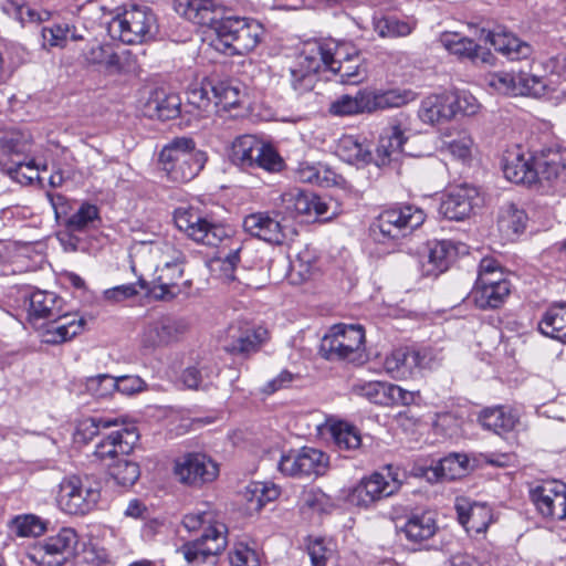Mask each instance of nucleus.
<instances>
[{
	"mask_svg": "<svg viewBox=\"0 0 566 566\" xmlns=\"http://www.w3.org/2000/svg\"><path fill=\"white\" fill-rule=\"evenodd\" d=\"M182 524L190 532L203 527L199 538L187 542L180 547V552L189 564H203L209 557H214L226 549L228 527L224 523L217 521L213 511L198 509L186 514Z\"/></svg>",
	"mask_w": 566,
	"mask_h": 566,
	"instance_id": "f257e3e1",
	"label": "nucleus"
},
{
	"mask_svg": "<svg viewBox=\"0 0 566 566\" xmlns=\"http://www.w3.org/2000/svg\"><path fill=\"white\" fill-rule=\"evenodd\" d=\"M316 45L323 67L337 75L342 84H359L367 78L366 60L352 42L329 39Z\"/></svg>",
	"mask_w": 566,
	"mask_h": 566,
	"instance_id": "f03ea898",
	"label": "nucleus"
},
{
	"mask_svg": "<svg viewBox=\"0 0 566 566\" xmlns=\"http://www.w3.org/2000/svg\"><path fill=\"white\" fill-rule=\"evenodd\" d=\"M207 161L206 153L196 149L192 138L177 137L159 153V164L167 177L175 182L192 180Z\"/></svg>",
	"mask_w": 566,
	"mask_h": 566,
	"instance_id": "7ed1b4c3",
	"label": "nucleus"
},
{
	"mask_svg": "<svg viewBox=\"0 0 566 566\" xmlns=\"http://www.w3.org/2000/svg\"><path fill=\"white\" fill-rule=\"evenodd\" d=\"M214 46L230 51L232 55H244L253 51L262 40V24L251 18L223 17L216 24Z\"/></svg>",
	"mask_w": 566,
	"mask_h": 566,
	"instance_id": "20e7f679",
	"label": "nucleus"
},
{
	"mask_svg": "<svg viewBox=\"0 0 566 566\" xmlns=\"http://www.w3.org/2000/svg\"><path fill=\"white\" fill-rule=\"evenodd\" d=\"M101 492L98 478L90 474L69 475L60 482L57 503L67 514L85 515L97 506Z\"/></svg>",
	"mask_w": 566,
	"mask_h": 566,
	"instance_id": "39448f33",
	"label": "nucleus"
},
{
	"mask_svg": "<svg viewBox=\"0 0 566 566\" xmlns=\"http://www.w3.org/2000/svg\"><path fill=\"white\" fill-rule=\"evenodd\" d=\"M108 30L123 43H145L158 33L157 17L148 6L132 4L112 19Z\"/></svg>",
	"mask_w": 566,
	"mask_h": 566,
	"instance_id": "423d86ee",
	"label": "nucleus"
},
{
	"mask_svg": "<svg viewBox=\"0 0 566 566\" xmlns=\"http://www.w3.org/2000/svg\"><path fill=\"white\" fill-rule=\"evenodd\" d=\"M230 158L245 171L263 169L268 172H280L285 166L276 149L254 135L237 137L232 143Z\"/></svg>",
	"mask_w": 566,
	"mask_h": 566,
	"instance_id": "0eeeda50",
	"label": "nucleus"
},
{
	"mask_svg": "<svg viewBox=\"0 0 566 566\" xmlns=\"http://www.w3.org/2000/svg\"><path fill=\"white\" fill-rule=\"evenodd\" d=\"M426 216L413 206L384 210L370 224L369 233L378 243L397 242L423 223Z\"/></svg>",
	"mask_w": 566,
	"mask_h": 566,
	"instance_id": "6e6552de",
	"label": "nucleus"
},
{
	"mask_svg": "<svg viewBox=\"0 0 566 566\" xmlns=\"http://www.w3.org/2000/svg\"><path fill=\"white\" fill-rule=\"evenodd\" d=\"M365 352V332L360 325L337 324L322 338L319 354L327 360L359 361Z\"/></svg>",
	"mask_w": 566,
	"mask_h": 566,
	"instance_id": "1a4fd4ad",
	"label": "nucleus"
},
{
	"mask_svg": "<svg viewBox=\"0 0 566 566\" xmlns=\"http://www.w3.org/2000/svg\"><path fill=\"white\" fill-rule=\"evenodd\" d=\"M401 485L399 469L388 464L382 471L374 472L361 479L353 489L349 500L353 504L367 507L377 501L394 495Z\"/></svg>",
	"mask_w": 566,
	"mask_h": 566,
	"instance_id": "9d476101",
	"label": "nucleus"
},
{
	"mask_svg": "<svg viewBox=\"0 0 566 566\" xmlns=\"http://www.w3.org/2000/svg\"><path fill=\"white\" fill-rule=\"evenodd\" d=\"M174 221L189 239L205 245L217 247L229 237L224 226L213 222L193 208H178Z\"/></svg>",
	"mask_w": 566,
	"mask_h": 566,
	"instance_id": "9b49d317",
	"label": "nucleus"
},
{
	"mask_svg": "<svg viewBox=\"0 0 566 566\" xmlns=\"http://www.w3.org/2000/svg\"><path fill=\"white\" fill-rule=\"evenodd\" d=\"M77 543L76 532L71 527H63L57 534L38 542L28 556L41 566H62L74 557Z\"/></svg>",
	"mask_w": 566,
	"mask_h": 566,
	"instance_id": "f8f14e48",
	"label": "nucleus"
},
{
	"mask_svg": "<svg viewBox=\"0 0 566 566\" xmlns=\"http://www.w3.org/2000/svg\"><path fill=\"white\" fill-rule=\"evenodd\" d=\"M243 228L249 234L271 244H283L294 234L293 223L289 222L277 202L272 211L247 216Z\"/></svg>",
	"mask_w": 566,
	"mask_h": 566,
	"instance_id": "ddd939ff",
	"label": "nucleus"
},
{
	"mask_svg": "<svg viewBox=\"0 0 566 566\" xmlns=\"http://www.w3.org/2000/svg\"><path fill=\"white\" fill-rule=\"evenodd\" d=\"M279 471L287 476H318L328 469V455L314 448L304 447L283 453L277 463Z\"/></svg>",
	"mask_w": 566,
	"mask_h": 566,
	"instance_id": "4468645a",
	"label": "nucleus"
},
{
	"mask_svg": "<svg viewBox=\"0 0 566 566\" xmlns=\"http://www.w3.org/2000/svg\"><path fill=\"white\" fill-rule=\"evenodd\" d=\"M187 328L188 325L185 319L163 315L146 323L140 333V346L153 352L178 340Z\"/></svg>",
	"mask_w": 566,
	"mask_h": 566,
	"instance_id": "2eb2a0df",
	"label": "nucleus"
},
{
	"mask_svg": "<svg viewBox=\"0 0 566 566\" xmlns=\"http://www.w3.org/2000/svg\"><path fill=\"white\" fill-rule=\"evenodd\" d=\"M28 142L24 136L15 130H0V166L2 171L13 180L23 181L19 174L21 169L33 170L25 161Z\"/></svg>",
	"mask_w": 566,
	"mask_h": 566,
	"instance_id": "dca6fc26",
	"label": "nucleus"
},
{
	"mask_svg": "<svg viewBox=\"0 0 566 566\" xmlns=\"http://www.w3.org/2000/svg\"><path fill=\"white\" fill-rule=\"evenodd\" d=\"M279 206L289 222L298 216L326 218L328 205L317 195L301 189H291L279 197Z\"/></svg>",
	"mask_w": 566,
	"mask_h": 566,
	"instance_id": "f3484780",
	"label": "nucleus"
},
{
	"mask_svg": "<svg viewBox=\"0 0 566 566\" xmlns=\"http://www.w3.org/2000/svg\"><path fill=\"white\" fill-rule=\"evenodd\" d=\"M174 473L181 483L198 485L213 481L219 468L203 453H188L176 460Z\"/></svg>",
	"mask_w": 566,
	"mask_h": 566,
	"instance_id": "a211bd4d",
	"label": "nucleus"
},
{
	"mask_svg": "<svg viewBox=\"0 0 566 566\" xmlns=\"http://www.w3.org/2000/svg\"><path fill=\"white\" fill-rule=\"evenodd\" d=\"M532 502L544 517L566 518V484L552 481L531 491Z\"/></svg>",
	"mask_w": 566,
	"mask_h": 566,
	"instance_id": "6ab92c4d",
	"label": "nucleus"
},
{
	"mask_svg": "<svg viewBox=\"0 0 566 566\" xmlns=\"http://www.w3.org/2000/svg\"><path fill=\"white\" fill-rule=\"evenodd\" d=\"M84 319L76 315L60 313L59 317H52L38 325L41 332L42 342L51 345H57L72 339L80 334L84 326Z\"/></svg>",
	"mask_w": 566,
	"mask_h": 566,
	"instance_id": "aec40b11",
	"label": "nucleus"
},
{
	"mask_svg": "<svg viewBox=\"0 0 566 566\" xmlns=\"http://www.w3.org/2000/svg\"><path fill=\"white\" fill-rule=\"evenodd\" d=\"M139 436L136 428H122L103 436L95 444L94 455L98 460L114 459L118 455L129 454Z\"/></svg>",
	"mask_w": 566,
	"mask_h": 566,
	"instance_id": "412c9836",
	"label": "nucleus"
},
{
	"mask_svg": "<svg viewBox=\"0 0 566 566\" xmlns=\"http://www.w3.org/2000/svg\"><path fill=\"white\" fill-rule=\"evenodd\" d=\"M479 199L478 190L468 185L452 188L440 205V212L449 220L460 221L469 217Z\"/></svg>",
	"mask_w": 566,
	"mask_h": 566,
	"instance_id": "4be33fe9",
	"label": "nucleus"
},
{
	"mask_svg": "<svg viewBox=\"0 0 566 566\" xmlns=\"http://www.w3.org/2000/svg\"><path fill=\"white\" fill-rule=\"evenodd\" d=\"M502 169L504 177L511 182L532 185L537 181L535 155L526 156L521 147L506 151Z\"/></svg>",
	"mask_w": 566,
	"mask_h": 566,
	"instance_id": "5701e85b",
	"label": "nucleus"
},
{
	"mask_svg": "<svg viewBox=\"0 0 566 566\" xmlns=\"http://www.w3.org/2000/svg\"><path fill=\"white\" fill-rule=\"evenodd\" d=\"M323 67L321 56L317 54L316 43L300 57L296 67L291 69V86L298 95L313 91L317 81V73Z\"/></svg>",
	"mask_w": 566,
	"mask_h": 566,
	"instance_id": "b1692460",
	"label": "nucleus"
},
{
	"mask_svg": "<svg viewBox=\"0 0 566 566\" xmlns=\"http://www.w3.org/2000/svg\"><path fill=\"white\" fill-rule=\"evenodd\" d=\"M175 11L198 25L210 27L213 32L222 17V10L213 0H175Z\"/></svg>",
	"mask_w": 566,
	"mask_h": 566,
	"instance_id": "393cba45",
	"label": "nucleus"
},
{
	"mask_svg": "<svg viewBox=\"0 0 566 566\" xmlns=\"http://www.w3.org/2000/svg\"><path fill=\"white\" fill-rule=\"evenodd\" d=\"M454 509L460 524L468 532L484 533L493 521L492 509L486 503L458 497Z\"/></svg>",
	"mask_w": 566,
	"mask_h": 566,
	"instance_id": "a878e982",
	"label": "nucleus"
},
{
	"mask_svg": "<svg viewBox=\"0 0 566 566\" xmlns=\"http://www.w3.org/2000/svg\"><path fill=\"white\" fill-rule=\"evenodd\" d=\"M537 181L549 185L566 180V149L546 148L535 155Z\"/></svg>",
	"mask_w": 566,
	"mask_h": 566,
	"instance_id": "bb28decb",
	"label": "nucleus"
},
{
	"mask_svg": "<svg viewBox=\"0 0 566 566\" xmlns=\"http://www.w3.org/2000/svg\"><path fill=\"white\" fill-rule=\"evenodd\" d=\"M481 40L490 43L494 50L511 61L524 60L531 56L532 46L504 29L492 31L482 30Z\"/></svg>",
	"mask_w": 566,
	"mask_h": 566,
	"instance_id": "cd10ccee",
	"label": "nucleus"
},
{
	"mask_svg": "<svg viewBox=\"0 0 566 566\" xmlns=\"http://www.w3.org/2000/svg\"><path fill=\"white\" fill-rule=\"evenodd\" d=\"M439 41L446 50L461 60H469L474 64H493V54L489 50L482 49L467 36L459 33L446 32L441 34Z\"/></svg>",
	"mask_w": 566,
	"mask_h": 566,
	"instance_id": "c85d7f7f",
	"label": "nucleus"
},
{
	"mask_svg": "<svg viewBox=\"0 0 566 566\" xmlns=\"http://www.w3.org/2000/svg\"><path fill=\"white\" fill-rule=\"evenodd\" d=\"M407 142L405 130L399 124H392L380 135L375 149L374 163L377 167H385L394 160H398L406 153L403 146Z\"/></svg>",
	"mask_w": 566,
	"mask_h": 566,
	"instance_id": "c756f323",
	"label": "nucleus"
},
{
	"mask_svg": "<svg viewBox=\"0 0 566 566\" xmlns=\"http://www.w3.org/2000/svg\"><path fill=\"white\" fill-rule=\"evenodd\" d=\"M184 276V266H159L156 265L151 286L148 285V293L159 301H170L181 293L179 281Z\"/></svg>",
	"mask_w": 566,
	"mask_h": 566,
	"instance_id": "7c9ffc66",
	"label": "nucleus"
},
{
	"mask_svg": "<svg viewBox=\"0 0 566 566\" xmlns=\"http://www.w3.org/2000/svg\"><path fill=\"white\" fill-rule=\"evenodd\" d=\"M179 95L165 88H155L144 105V113L150 118L161 120L176 118L180 114Z\"/></svg>",
	"mask_w": 566,
	"mask_h": 566,
	"instance_id": "2f4dec72",
	"label": "nucleus"
},
{
	"mask_svg": "<svg viewBox=\"0 0 566 566\" xmlns=\"http://www.w3.org/2000/svg\"><path fill=\"white\" fill-rule=\"evenodd\" d=\"M455 258V249L450 241L429 243L428 254L421 261V271L426 276H438L446 272Z\"/></svg>",
	"mask_w": 566,
	"mask_h": 566,
	"instance_id": "473e14b6",
	"label": "nucleus"
},
{
	"mask_svg": "<svg viewBox=\"0 0 566 566\" xmlns=\"http://www.w3.org/2000/svg\"><path fill=\"white\" fill-rule=\"evenodd\" d=\"M451 92L430 95L426 97L419 108V117L423 123L438 124L454 117L453 104L455 103Z\"/></svg>",
	"mask_w": 566,
	"mask_h": 566,
	"instance_id": "72a5a7b5",
	"label": "nucleus"
},
{
	"mask_svg": "<svg viewBox=\"0 0 566 566\" xmlns=\"http://www.w3.org/2000/svg\"><path fill=\"white\" fill-rule=\"evenodd\" d=\"M62 303V298L53 292H33L30 296L29 321L38 327L42 322L59 317L63 312Z\"/></svg>",
	"mask_w": 566,
	"mask_h": 566,
	"instance_id": "f704fd0d",
	"label": "nucleus"
},
{
	"mask_svg": "<svg viewBox=\"0 0 566 566\" xmlns=\"http://www.w3.org/2000/svg\"><path fill=\"white\" fill-rule=\"evenodd\" d=\"M527 220V214L522 208L509 202L500 209L497 228L505 240L513 241L524 232Z\"/></svg>",
	"mask_w": 566,
	"mask_h": 566,
	"instance_id": "c9c22d12",
	"label": "nucleus"
},
{
	"mask_svg": "<svg viewBox=\"0 0 566 566\" xmlns=\"http://www.w3.org/2000/svg\"><path fill=\"white\" fill-rule=\"evenodd\" d=\"M437 522L433 512H413L407 518L402 532L411 542H422L431 538L437 532Z\"/></svg>",
	"mask_w": 566,
	"mask_h": 566,
	"instance_id": "e433bc0d",
	"label": "nucleus"
},
{
	"mask_svg": "<svg viewBox=\"0 0 566 566\" xmlns=\"http://www.w3.org/2000/svg\"><path fill=\"white\" fill-rule=\"evenodd\" d=\"M368 98L370 114L388 108L402 107L417 98V94L407 88H391L387 91H369Z\"/></svg>",
	"mask_w": 566,
	"mask_h": 566,
	"instance_id": "4c0bfd02",
	"label": "nucleus"
},
{
	"mask_svg": "<svg viewBox=\"0 0 566 566\" xmlns=\"http://www.w3.org/2000/svg\"><path fill=\"white\" fill-rule=\"evenodd\" d=\"M538 329L545 336L566 344V303H555L544 313Z\"/></svg>",
	"mask_w": 566,
	"mask_h": 566,
	"instance_id": "58836bf2",
	"label": "nucleus"
},
{
	"mask_svg": "<svg viewBox=\"0 0 566 566\" xmlns=\"http://www.w3.org/2000/svg\"><path fill=\"white\" fill-rule=\"evenodd\" d=\"M479 421L485 429L502 434L514 429L517 416L511 409L500 406L482 410Z\"/></svg>",
	"mask_w": 566,
	"mask_h": 566,
	"instance_id": "ea45409f",
	"label": "nucleus"
},
{
	"mask_svg": "<svg viewBox=\"0 0 566 566\" xmlns=\"http://www.w3.org/2000/svg\"><path fill=\"white\" fill-rule=\"evenodd\" d=\"M328 112L334 116H353L370 114L368 90H359L355 96L342 95L329 105Z\"/></svg>",
	"mask_w": 566,
	"mask_h": 566,
	"instance_id": "a19ab883",
	"label": "nucleus"
},
{
	"mask_svg": "<svg viewBox=\"0 0 566 566\" xmlns=\"http://www.w3.org/2000/svg\"><path fill=\"white\" fill-rule=\"evenodd\" d=\"M510 292V283H502L497 286L474 285L471 298L479 308H497L504 303Z\"/></svg>",
	"mask_w": 566,
	"mask_h": 566,
	"instance_id": "79ce46f5",
	"label": "nucleus"
},
{
	"mask_svg": "<svg viewBox=\"0 0 566 566\" xmlns=\"http://www.w3.org/2000/svg\"><path fill=\"white\" fill-rule=\"evenodd\" d=\"M412 348L402 347L392 350L384 360V368L392 378L405 379L415 374L411 363Z\"/></svg>",
	"mask_w": 566,
	"mask_h": 566,
	"instance_id": "37998d69",
	"label": "nucleus"
},
{
	"mask_svg": "<svg viewBox=\"0 0 566 566\" xmlns=\"http://www.w3.org/2000/svg\"><path fill=\"white\" fill-rule=\"evenodd\" d=\"M266 338L268 331L260 326L242 333L238 338L226 346V350L233 355L248 356L258 352Z\"/></svg>",
	"mask_w": 566,
	"mask_h": 566,
	"instance_id": "c03bdc74",
	"label": "nucleus"
},
{
	"mask_svg": "<svg viewBox=\"0 0 566 566\" xmlns=\"http://www.w3.org/2000/svg\"><path fill=\"white\" fill-rule=\"evenodd\" d=\"M280 493V488L273 483L254 481L245 486L243 497L249 503L250 510L259 511L268 502L277 499Z\"/></svg>",
	"mask_w": 566,
	"mask_h": 566,
	"instance_id": "a18cd8bd",
	"label": "nucleus"
},
{
	"mask_svg": "<svg viewBox=\"0 0 566 566\" xmlns=\"http://www.w3.org/2000/svg\"><path fill=\"white\" fill-rule=\"evenodd\" d=\"M240 251L241 247H238L231 250L222 261V271L224 274L232 281H238L239 283L252 287V289H261L264 283L256 280L253 275H249L245 269L237 270V264L240 261Z\"/></svg>",
	"mask_w": 566,
	"mask_h": 566,
	"instance_id": "49530a36",
	"label": "nucleus"
},
{
	"mask_svg": "<svg viewBox=\"0 0 566 566\" xmlns=\"http://www.w3.org/2000/svg\"><path fill=\"white\" fill-rule=\"evenodd\" d=\"M329 432L335 446L340 451L357 450L361 444L358 429L348 422L338 421L329 426Z\"/></svg>",
	"mask_w": 566,
	"mask_h": 566,
	"instance_id": "de8ad7c7",
	"label": "nucleus"
},
{
	"mask_svg": "<svg viewBox=\"0 0 566 566\" xmlns=\"http://www.w3.org/2000/svg\"><path fill=\"white\" fill-rule=\"evenodd\" d=\"M302 182L331 186L335 184L336 175L321 164L301 163L295 171Z\"/></svg>",
	"mask_w": 566,
	"mask_h": 566,
	"instance_id": "09e8293b",
	"label": "nucleus"
},
{
	"mask_svg": "<svg viewBox=\"0 0 566 566\" xmlns=\"http://www.w3.org/2000/svg\"><path fill=\"white\" fill-rule=\"evenodd\" d=\"M217 375L216 366L201 361L196 366L185 369L182 373V381L189 389H205L211 378Z\"/></svg>",
	"mask_w": 566,
	"mask_h": 566,
	"instance_id": "8fccbe9b",
	"label": "nucleus"
},
{
	"mask_svg": "<svg viewBox=\"0 0 566 566\" xmlns=\"http://www.w3.org/2000/svg\"><path fill=\"white\" fill-rule=\"evenodd\" d=\"M150 252L158 258L159 266L180 268L185 265L187 259L181 250L165 241L151 242Z\"/></svg>",
	"mask_w": 566,
	"mask_h": 566,
	"instance_id": "3c124183",
	"label": "nucleus"
},
{
	"mask_svg": "<svg viewBox=\"0 0 566 566\" xmlns=\"http://www.w3.org/2000/svg\"><path fill=\"white\" fill-rule=\"evenodd\" d=\"M472 145V138L465 132H461L453 138L450 135L444 136L439 148L442 153H448L455 159L464 161L471 156Z\"/></svg>",
	"mask_w": 566,
	"mask_h": 566,
	"instance_id": "603ef678",
	"label": "nucleus"
},
{
	"mask_svg": "<svg viewBox=\"0 0 566 566\" xmlns=\"http://www.w3.org/2000/svg\"><path fill=\"white\" fill-rule=\"evenodd\" d=\"M416 28V22L401 21L386 17L374 22V29L381 38H399L409 35Z\"/></svg>",
	"mask_w": 566,
	"mask_h": 566,
	"instance_id": "864d4df0",
	"label": "nucleus"
},
{
	"mask_svg": "<svg viewBox=\"0 0 566 566\" xmlns=\"http://www.w3.org/2000/svg\"><path fill=\"white\" fill-rule=\"evenodd\" d=\"M388 382L358 380L352 385V392L368 401L386 406Z\"/></svg>",
	"mask_w": 566,
	"mask_h": 566,
	"instance_id": "5fc2aeb1",
	"label": "nucleus"
},
{
	"mask_svg": "<svg viewBox=\"0 0 566 566\" xmlns=\"http://www.w3.org/2000/svg\"><path fill=\"white\" fill-rule=\"evenodd\" d=\"M467 464V457L461 454H451L440 460L439 464L432 469V473L437 480H454L465 472Z\"/></svg>",
	"mask_w": 566,
	"mask_h": 566,
	"instance_id": "6e6d98bb",
	"label": "nucleus"
},
{
	"mask_svg": "<svg viewBox=\"0 0 566 566\" xmlns=\"http://www.w3.org/2000/svg\"><path fill=\"white\" fill-rule=\"evenodd\" d=\"M109 475L118 485L128 488L138 480L140 475L139 465L125 458L118 459L116 463L109 467Z\"/></svg>",
	"mask_w": 566,
	"mask_h": 566,
	"instance_id": "4d7b16f0",
	"label": "nucleus"
},
{
	"mask_svg": "<svg viewBox=\"0 0 566 566\" xmlns=\"http://www.w3.org/2000/svg\"><path fill=\"white\" fill-rule=\"evenodd\" d=\"M10 530L19 537H36L44 533L45 524L41 521L40 517L27 514L15 516L10 522Z\"/></svg>",
	"mask_w": 566,
	"mask_h": 566,
	"instance_id": "13d9d810",
	"label": "nucleus"
},
{
	"mask_svg": "<svg viewBox=\"0 0 566 566\" xmlns=\"http://www.w3.org/2000/svg\"><path fill=\"white\" fill-rule=\"evenodd\" d=\"M98 219V209L91 203H82L76 212H74L65 222V227L71 232H81L88 228Z\"/></svg>",
	"mask_w": 566,
	"mask_h": 566,
	"instance_id": "bf43d9fd",
	"label": "nucleus"
},
{
	"mask_svg": "<svg viewBox=\"0 0 566 566\" xmlns=\"http://www.w3.org/2000/svg\"><path fill=\"white\" fill-rule=\"evenodd\" d=\"M148 282L139 279L136 283H128L107 289L103 292V298L109 304H117L132 298L139 293V290L146 291Z\"/></svg>",
	"mask_w": 566,
	"mask_h": 566,
	"instance_id": "052dcab7",
	"label": "nucleus"
},
{
	"mask_svg": "<svg viewBox=\"0 0 566 566\" xmlns=\"http://www.w3.org/2000/svg\"><path fill=\"white\" fill-rule=\"evenodd\" d=\"M115 377L108 374H101L88 377L85 380V390L97 399L107 398L115 392Z\"/></svg>",
	"mask_w": 566,
	"mask_h": 566,
	"instance_id": "680f3d73",
	"label": "nucleus"
},
{
	"mask_svg": "<svg viewBox=\"0 0 566 566\" xmlns=\"http://www.w3.org/2000/svg\"><path fill=\"white\" fill-rule=\"evenodd\" d=\"M8 14L14 17L22 24L27 22H42L48 21L51 17V13L46 10L36 11L25 3L10 2L4 8Z\"/></svg>",
	"mask_w": 566,
	"mask_h": 566,
	"instance_id": "e2e57ef3",
	"label": "nucleus"
},
{
	"mask_svg": "<svg viewBox=\"0 0 566 566\" xmlns=\"http://www.w3.org/2000/svg\"><path fill=\"white\" fill-rule=\"evenodd\" d=\"M214 98V106L222 105L224 108L234 107L240 102V90L228 82H219L210 85Z\"/></svg>",
	"mask_w": 566,
	"mask_h": 566,
	"instance_id": "0e129e2a",
	"label": "nucleus"
},
{
	"mask_svg": "<svg viewBox=\"0 0 566 566\" xmlns=\"http://www.w3.org/2000/svg\"><path fill=\"white\" fill-rule=\"evenodd\" d=\"M71 31V24L69 23H55L51 27H44L41 32L43 45L64 48Z\"/></svg>",
	"mask_w": 566,
	"mask_h": 566,
	"instance_id": "69168bd1",
	"label": "nucleus"
},
{
	"mask_svg": "<svg viewBox=\"0 0 566 566\" xmlns=\"http://www.w3.org/2000/svg\"><path fill=\"white\" fill-rule=\"evenodd\" d=\"M134 63L133 54L129 50H124L120 53H117L108 46L103 65L109 72L122 73L129 71Z\"/></svg>",
	"mask_w": 566,
	"mask_h": 566,
	"instance_id": "338daca9",
	"label": "nucleus"
},
{
	"mask_svg": "<svg viewBox=\"0 0 566 566\" xmlns=\"http://www.w3.org/2000/svg\"><path fill=\"white\" fill-rule=\"evenodd\" d=\"M231 566H260L256 552L244 543H237L229 554Z\"/></svg>",
	"mask_w": 566,
	"mask_h": 566,
	"instance_id": "774afa93",
	"label": "nucleus"
}]
</instances>
